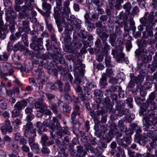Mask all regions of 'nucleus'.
Listing matches in <instances>:
<instances>
[{
	"label": "nucleus",
	"instance_id": "b1692460",
	"mask_svg": "<svg viewBox=\"0 0 157 157\" xmlns=\"http://www.w3.org/2000/svg\"><path fill=\"white\" fill-rule=\"evenodd\" d=\"M12 123L13 125L14 126V130L17 131L19 130V126L22 124V122L20 119L16 118L12 122Z\"/></svg>",
	"mask_w": 157,
	"mask_h": 157
},
{
	"label": "nucleus",
	"instance_id": "680f3d73",
	"mask_svg": "<svg viewBox=\"0 0 157 157\" xmlns=\"http://www.w3.org/2000/svg\"><path fill=\"white\" fill-rule=\"evenodd\" d=\"M33 106L32 105L30 106L27 107L25 109V112L26 114L31 113L33 112Z\"/></svg>",
	"mask_w": 157,
	"mask_h": 157
},
{
	"label": "nucleus",
	"instance_id": "412c9836",
	"mask_svg": "<svg viewBox=\"0 0 157 157\" xmlns=\"http://www.w3.org/2000/svg\"><path fill=\"white\" fill-rule=\"evenodd\" d=\"M148 137L151 138L153 140L157 141V134L155 132H153L151 130H149L146 134Z\"/></svg>",
	"mask_w": 157,
	"mask_h": 157
},
{
	"label": "nucleus",
	"instance_id": "4c0bfd02",
	"mask_svg": "<svg viewBox=\"0 0 157 157\" xmlns=\"http://www.w3.org/2000/svg\"><path fill=\"white\" fill-rule=\"evenodd\" d=\"M49 106L54 113L57 114L58 113V110L56 107V104L55 103H53L50 101Z\"/></svg>",
	"mask_w": 157,
	"mask_h": 157
},
{
	"label": "nucleus",
	"instance_id": "cd10ccee",
	"mask_svg": "<svg viewBox=\"0 0 157 157\" xmlns=\"http://www.w3.org/2000/svg\"><path fill=\"white\" fill-rule=\"evenodd\" d=\"M77 153L80 155L82 157H84L86 152L84 150L83 148L81 146H77Z\"/></svg>",
	"mask_w": 157,
	"mask_h": 157
},
{
	"label": "nucleus",
	"instance_id": "2f4dec72",
	"mask_svg": "<svg viewBox=\"0 0 157 157\" xmlns=\"http://www.w3.org/2000/svg\"><path fill=\"white\" fill-rule=\"evenodd\" d=\"M41 94H42V96L44 97L46 96L49 101H51V100L54 99L55 96L52 94L46 93H43V92H40Z\"/></svg>",
	"mask_w": 157,
	"mask_h": 157
},
{
	"label": "nucleus",
	"instance_id": "7ed1b4c3",
	"mask_svg": "<svg viewBox=\"0 0 157 157\" xmlns=\"http://www.w3.org/2000/svg\"><path fill=\"white\" fill-rule=\"evenodd\" d=\"M42 39L41 38H37V36H34L31 39L32 44H30L33 49L36 51L42 50L43 49Z\"/></svg>",
	"mask_w": 157,
	"mask_h": 157
},
{
	"label": "nucleus",
	"instance_id": "ddd939ff",
	"mask_svg": "<svg viewBox=\"0 0 157 157\" xmlns=\"http://www.w3.org/2000/svg\"><path fill=\"white\" fill-rule=\"evenodd\" d=\"M42 7L43 9L45 10L46 11L44 12L45 16L48 17L50 13V10L51 8V5L45 1L43 2L42 3Z\"/></svg>",
	"mask_w": 157,
	"mask_h": 157
},
{
	"label": "nucleus",
	"instance_id": "c9c22d12",
	"mask_svg": "<svg viewBox=\"0 0 157 157\" xmlns=\"http://www.w3.org/2000/svg\"><path fill=\"white\" fill-rule=\"evenodd\" d=\"M104 103L106 105V108L109 109H112V105L110 103V99L108 97H106L104 99Z\"/></svg>",
	"mask_w": 157,
	"mask_h": 157
},
{
	"label": "nucleus",
	"instance_id": "49530a36",
	"mask_svg": "<svg viewBox=\"0 0 157 157\" xmlns=\"http://www.w3.org/2000/svg\"><path fill=\"white\" fill-rule=\"evenodd\" d=\"M123 8L127 11V14H129V12L131 9V5L130 3L129 2L126 3L125 5H124ZM127 14V13H126Z\"/></svg>",
	"mask_w": 157,
	"mask_h": 157
},
{
	"label": "nucleus",
	"instance_id": "0e129e2a",
	"mask_svg": "<svg viewBox=\"0 0 157 157\" xmlns=\"http://www.w3.org/2000/svg\"><path fill=\"white\" fill-rule=\"evenodd\" d=\"M11 146L15 149L18 150L20 148V147L18 144L16 142L14 141L11 143Z\"/></svg>",
	"mask_w": 157,
	"mask_h": 157
},
{
	"label": "nucleus",
	"instance_id": "5701e85b",
	"mask_svg": "<svg viewBox=\"0 0 157 157\" xmlns=\"http://www.w3.org/2000/svg\"><path fill=\"white\" fill-rule=\"evenodd\" d=\"M61 12V11H60V9L59 7H56L55 8L54 16L56 22H57L59 19Z\"/></svg>",
	"mask_w": 157,
	"mask_h": 157
},
{
	"label": "nucleus",
	"instance_id": "f8f14e48",
	"mask_svg": "<svg viewBox=\"0 0 157 157\" xmlns=\"http://www.w3.org/2000/svg\"><path fill=\"white\" fill-rule=\"evenodd\" d=\"M14 140L17 142H19V144H27V140L24 138V136H22L19 132H17L14 134Z\"/></svg>",
	"mask_w": 157,
	"mask_h": 157
},
{
	"label": "nucleus",
	"instance_id": "7c9ffc66",
	"mask_svg": "<svg viewBox=\"0 0 157 157\" xmlns=\"http://www.w3.org/2000/svg\"><path fill=\"white\" fill-rule=\"evenodd\" d=\"M90 115L92 118H96L100 114V112L99 110H96V111L91 109L90 112L89 113Z\"/></svg>",
	"mask_w": 157,
	"mask_h": 157
},
{
	"label": "nucleus",
	"instance_id": "e433bc0d",
	"mask_svg": "<svg viewBox=\"0 0 157 157\" xmlns=\"http://www.w3.org/2000/svg\"><path fill=\"white\" fill-rule=\"evenodd\" d=\"M4 4L5 6L7 7L6 8V10H9L10 9H13L12 7V3L10 0H3Z\"/></svg>",
	"mask_w": 157,
	"mask_h": 157
},
{
	"label": "nucleus",
	"instance_id": "69168bd1",
	"mask_svg": "<svg viewBox=\"0 0 157 157\" xmlns=\"http://www.w3.org/2000/svg\"><path fill=\"white\" fill-rule=\"evenodd\" d=\"M85 93V96H86V95H88L87 97L86 100H89L92 98V94L90 92V90H88L87 91H84Z\"/></svg>",
	"mask_w": 157,
	"mask_h": 157
},
{
	"label": "nucleus",
	"instance_id": "bb28decb",
	"mask_svg": "<svg viewBox=\"0 0 157 157\" xmlns=\"http://www.w3.org/2000/svg\"><path fill=\"white\" fill-rule=\"evenodd\" d=\"M11 67V65L10 63H7L4 64L2 67L0 68V73L2 72V73H5L8 71L9 69Z\"/></svg>",
	"mask_w": 157,
	"mask_h": 157
},
{
	"label": "nucleus",
	"instance_id": "f3484780",
	"mask_svg": "<svg viewBox=\"0 0 157 157\" xmlns=\"http://www.w3.org/2000/svg\"><path fill=\"white\" fill-rule=\"evenodd\" d=\"M47 107L45 103H41L40 111L41 113H44L45 114L50 115L52 114V112L49 110L47 109Z\"/></svg>",
	"mask_w": 157,
	"mask_h": 157
},
{
	"label": "nucleus",
	"instance_id": "72a5a7b5",
	"mask_svg": "<svg viewBox=\"0 0 157 157\" xmlns=\"http://www.w3.org/2000/svg\"><path fill=\"white\" fill-rule=\"evenodd\" d=\"M32 150L35 153H39L40 149L38 144L35 143L30 146Z\"/></svg>",
	"mask_w": 157,
	"mask_h": 157
},
{
	"label": "nucleus",
	"instance_id": "ea45409f",
	"mask_svg": "<svg viewBox=\"0 0 157 157\" xmlns=\"http://www.w3.org/2000/svg\"><path fill=\"white\" fill-rule=\"evenodd\" d=\"M99 36L102 41L105 42L107 40L109 35L105 33H99Z\"/></svg>",
	"mask_w": 157,
	"mask_h": 157
},
{
	"label": "nucleus",
	"instance_id": "0eeeda50",
	"mask_svg": "<svg viewBox=\"0 0 157 157\" xmlns=\"http://www.w3.org/2000/svg\"><path fill=\"white\" fill-rule=\"evenodd\" d=\"M33 124L30 122H28L24 126V128L25 129L24 135L27 137L29 136L28 133L30 131L31 132V133L34 134V136H36V134L35 129H33Z\"/></svg>",
	"mask_w": 157,
	"mask_h": 157
},
{
	"label": "nucleus",
	"instance_id": "603ef678",
	"mask_svg": "<svg viewBox=\"0 0 157 157\" xmlns=\"http://www.w3.org/2000/svg\"><path fill=\"white\" fill-rule=\"evenodd\" d=\"M48 139V137L46 135H44L42 136L41 137V143L42 145H44L46 143V141Z\"/></svg>",
	"mask_w": 157,
	"mask_h": 157
},
{
	"label": "nucleus",
	"instance_id": "a18cd8bd",
	"mask_svg": "<svg viewBox=\"0 0 157 157\" xmlns=\"http://www.w3.org/2000/svg\"><path fill=\"white\" fill-rule=\"evenodd\" d=\"M77 116L78 117L80 116L79 112L78 111H76L75 110H74V111L72 113L71 116V119L72 120H74L76 118Z\"/></svg>",
	"mask_w": 157,
	"mask_h": 157
},
{
	"label": "nucleus",
	"instance_id": "052dcab7",
	"mask_svg": "<svg viewBox=\"0 0 157 157\" xmlns=\"http://www.w3.org/2000/svg\"><path fill=\"white\" fill-rule=\"evenodd\" d=\"M124 40V41H128L130 42L132 39V37L129 36L128 34L125 33L123 35Z\"/></svg>",
	"mask_w": 157,
	"mask_h": 157
},
{
	"label": "nucleus",
	"instance_id": "aec40b11",
	"mask_svg": "<svg viewBox=\"0 0 157 157\" xmlns=\"http://www.w3.org/2000/svg\"><path fill=\"white\" fill-rule=\"evenodd\" d=\"M70 134V132L68 131V129L64 128L62 130L58 131L57 132V135L59 138L62 139V137L64 136L65 134L69 135Z\"/></svg>",
	"mask_w": 157,
	"mask_h": 157
},
{
	"label": "nucleus",
	"instance_id": "3c124183",
	"mask_svg": "<svg viewBox=\"0 0 157 157\" xmlns=\"http://www.w3.org/2000/svg\"><path fill=\"white\" fill-rule=\"evenodd\" d=\"M42 153L44 154L48 155L50 152V150L47 147H43L41 150Z\"/></svg>",
	"mask_w": 157,
	"mask_h": 157
},
{
	"label": "nucleus",
	"instance_id": "864d4df0",
	"mask_svg": "<svg viewBox=\"0 0 157 157\" xmlns=\"http://www.w3.org/2000/svg\"><path fill=\"white\" fill-rule=\"evenodd\" d=\"M64 99L66 102L69 103L72 101V99L71 96L68 94H65L64 96Z\"/></svg>",
	"mask_w": 157,
	"mask_h": 157
},
{
	"label": "nucleus",
	"instance_id": "39448f33",
	"mask_svg": "<svg viewBox=\"0 0 157 157\" xmlns=\"http://www.w3.org/2000/svg\"><path fill=\"white\" fill-rule=\"evenodd\" d=\"M114 127V128L112 129L111 130L109 131L108 133V136H109L108 140L107 142L110 141L112 139L115 135H116L117 137H121L122 136V133L121 132L117 129V127L116 126L115 124L113 125Z\"/></svg>",
	"mask_w": 157,
	"mask_h": 157
},
{
	"label": "nucleus",
	"instance_id": "dca6fc26",
	"mask_svg": "<svg viewBox=\"0 0 157 157\" xmlns=\"http://www.w3.org/2000/svg\"><path fill=\"white\" fill-rule=\"evenodd\" d=\"M63 84L60 80H57L51 86V89L53 90L58 89L60 92L63 91Z\"/></svg>",
	"mask_w": 157,
	"mask_h": 157
},
{
	"label": "nucleus",
	"instance_id": "37998d69",
	"mask_svg": "<svg viewBox=\"0 0 157 157\" xmlns=\"http://www.w3.org/2000/svg\"><path fill=\"white\" fill-rule=\"evenodd\" d=\"M45 78L43 74H41L39 77L38 79V82L40 84L43 85L45 82Z\"/></svg>",
	"mask_w": 157,
	"mask_h": 157
},
{
	"label": "nucleus",
	"instance_id": "13d9d810",
	"mask_svg": "<svg viewBox=\"0 0 157 157\" xmlns=\"http://www.w3.org/2000/svg\"><path fill=\"white\" fill-rule=\"evenodd\" d=\"M88 34V33L84 30L81 31V36L83 39H86Z\"/></svg>",
	"mask_w": 157,
	"mask_h": 157
},
{
	"label": "nucleus",
	"instance_id": "473e14b6",
	"mask_svg": "<svg viewBox=\"0 0 157 157\" xmlns=\"http://www.w3.org/2000/svg\"><path fill=\"white\" fill-rule=\"evenodd\" d=\"M14 73L13 70L10 67L8 70V73H2L1 72L0 73V77H4L7 76L12 75Z\"/></svg>",
	"mask_w": 157,
	"mask_h": 157
},
{
	"label": "nucleus",
	"instance_id": "6e6552de",
	"mask_svg": "<svg viewBox=\"0 0 157 157\" xmlns=\"http://www.w3.org/2000/svg\"><path fill=\"white\" fill-rule=\"evenodd\" d=\"M5 12L6 15V19L7 21H13L14 19L16 17V13H15L13 9H10L7 10Z\"/></svg>",
	"mask_w": 157,
	"mask_h": 157
},
{
	"label": "nucleus",
	"instance_id": "c03bdc74",
	"mask_svg": "<svg viewBox=\"0 0 157 157\" xmlns=\"http://www.w3.org/2000/svg\"><path fill=\"white\" fill-rule=\"evenodd\" d=\"M24 43V44L26 46H29V42L28 40V37L26 34H23L22 36L21 37Z\"/></svg>",
	"mask_w": 157,
	"mask_h": 157
},
{
	"label": "nucleus",
	"instance_id": "4be33fe9",
	"mask_svg": "<svg viewBox=\"0 0 157 157\" xmlns=\"http://www.w3.org/2000/svg\"><path fill=\"white\" fill-rule=\"evenodd\" d=\"M117 36L114 33L110 34L109 36V42L112 46H114L117 44Z\"/></svg>",
	"mask_w": 157,
	"mask_h": 157
},
{
	"label": "nucleus",
	"instance_id": "1a4fd4ad",
	"mask_svg": "<svg viewBox=\"0 0 157 157\" xmlns=\"http://www.w3.org/2000/svg\"><path fill=\"white\" fill-rule=\"evenodd\" d=\"M70 1L65 0L63 4V8L61 11L62 14L63 16L68 17V14H70L71 10L69 7L70 4Z\"/></svg>",
	"mask_w": 157,
	"mask_h": 157
},
{
	"label": "nucleus",
	"instance_id": "6e6d98bb",
	"mask_svg": "<svg viewBox=\"0 0 157 157\" xmlns=\"http://www.w3.org/2000/svg\"><path fill=\"white\" fill-rule=\"evenodd\" d=\"M46 24L48 31L52 33H54V30L53 29L52 25L48 23L47 21H46Z\"/></svg>",
	"mask_w": 157,
	"mask_h": 157
},
{
	"label": "nucleus",
	"instance_id": "9b49d317",
	"mask_svg": "<svg viewBox=\"0 0 157 157\" xmlns=\"http://www.w3.org/2000/svg\"><path fill=\"white\" fill-rule=\"evenodd\" d=\"M135 54L136 55L138 56L139 58H140L144 61L147 56V50L145 48L142 49H138L135 51Z\"/></svg>",
	"mask_w": 157,
	"mask_h": 157
},
{
	"label": "nucleus",
	"instance_id": "2eb2a0df",
	"mask_svg": "<svg viewBox=\"0 0 157 157\" xmlns=\"http://www.w3.org/2000/svg\"><path fill=\"white\" fill-rule=\"evenodd\" d=\"M132 134V132L129 131V132H126L124 136L123 139L125 142V145H128L131 144L132 140L131 136Z\"/></svg>",
	"mask_w": 157,
	"mask_h": 157
},
{
	"label": "nucleus",
	"instance_id": "4468645a",
	"mask_svg": "<svg viewBox=\"0 0 157 157\" xmlns=\"http://www.w3.org/2000/svg\"><path fill=\"white\" fill-rule=\"evenodd\" d=\"M27 102L25 100H22L21 101L17 102L14 106V109H17L20 111H21L22 109H23L27 105Z\"/></svg>",
	"mask_w": 157,
	"mask_h": 157
},
{
	"label": "nucleus",
	"instance_id": "774afa93",
	"mask_svg": "<svg viewBox=\"0 0 157 157\" xmlns=\"http://www.w3.org/2000/svg\"><path fill=\"white\" fill-rule=\"evenodd\" d=\"M34 117V116L32 113H29L27 116L26 120L27 121H30L33 120Z\"/></svg>",
	"mask_w": 157,
	"mask_h": 157
},
{
	"label": "nucleus",
	"instance_id": "e2e57ef3",
	"mask_svg": "<svg viewBox=\"0 0 157 157\" xmlns=\"http://www.w3.org/2000/svg\"><path fill=\"white\" fill-rule=\"evenodd\" d=\"M104 150L100 146L96 147V155L98 156L99 155H101V154L103 152Z\"/></svg>",
	"mask_w": 157,
	"mask_h": 157
},
{
	"label": "nucleus",
	"instance_id": "c756f323",
	"mask_svg": "<svg viewBox=\"0 0 157 157\" xmlns=\"http://www.w3.org/2000/svg\"><path fill=\"white\" fill-rule=\"evenodd\" d=\"M100 86H103L107 85L106 74L105 73H103L102 74V77L100 79Z\"/></svg>",
	"mask_w": 157,
	"mask_h": 157
},
{
	"label": "nucleus",
	"instance_id": "8fccbe9b",
	"mask_svg": "<svg viewBox=\"0 0 157 157\" xmlns=\"http://www.w3.org/2000/svg\"><path fill=\"white\" fill-rule=\"evenodd\" d=\"M13 76L14 78V80L13 81V83L17 86H20L22 84L18 78L16 77V76L14 75H13Z\"/></svg>",
	"mask_w": 157,
	"mask_h": 157
},
{
	"label": "nucleus",
	"instance_id": "bf43d9fd",
	"mask_svg": "<svg viewBox=\"0 0 157 157\" xmlns=\"http://www.w3.org/2000/svg\"><path fill=\"white\" fill-rule=\"evenodd\" d=\"M35 138L34 136H31L28 139L29 144L30 146L35 144Z\"/></svg>",
	"mask_w": 157,
	"mask_h": 157
},
{
	"label": "nucleus",
	"instance_id": "a19ab883",
	"mask_svg": "<svg viewBox=\"0 0 157 157\" xmlns=\"http://www.w3.org/2000/svg\"><path fill=\"white\" fill-rule=\"evenodd\" d=\"M22 27L24 30L29 31L30 30L29 21L25 20L22 21Z\"/></svg>",
	"mask_w": 157,
	"mask_h": 157
},
{
	"label": "nucleus",
	"instance_id": "423d86ee",
	"mask_svg": "<svg viewBox=\"0 0 157 157\" xmlns=\"http://www.w3.org/2000/svg\"><path fill=\"white\" fill-rule=\"evenodd\" d=\"M49 120L50 123V125L49 126L50 129H52L53 131L57 129L59 130L61 129L60 124L58 122V120L56 117L50 116Z\"/></svg>",
	"mask_w": 157,
	"mask_h": 157
},
{
	"label": "nucleus",
	"instance_id": "f257e3e1",
	"mask_svg": "<svg viewBox=\"0 0 157 157\" xmlns=\"http://www.w3.org/2000/svg\"><path fill=\"white\" fill-rule=\"evenodd\" d=\"M155 97V92H152L149 95V98L147 99L146 103L143 105L144 109L142 110V112L143 115L146 114V109L148 107H150V109L148 110L147 116L144 117H147L150 119H152L155 118V115L157 114V105L155 102L154 99Z\"/></svg>",
	"mask_w": 157,
	"mask_h": 157
},
{
	"label": "nucleus",
	"instance_id": "de8ad7c7",
	"mask_svg": "<svg viewBox=\"0 0 157 157\" xmlns=\"http://www.w3.org/2000/svg\"><path fill=\"white\" fill-rule=\"evenodd\" d=\"M81 23L82 21L81 20L78 19H76L73 24L76 28L80 29L81 26Z\"/></svg>",
	"mask_w": 157,
	"mask_h": 157
},
{
	"label": "nucleus",
	"instance_id": "338daca9",
	"mask_svg": "<svg viewBox=\"0 0 157 157\" xmlns=\"http://www.w3.org/2000/svg\"><path fill=\"white\" fill-rule=\"evenodd\" d=\"M65 69V68L61 66H57V70L58 71L60 72L61 74H63Z\"/></svg>",
	"mask_w": 157,
	"mask_h": 157
},
{
	"label": "nucleus",
	"instance_id": "a878e982",
	"mask_svg": "<svg viewBox=\"0 0 157 157\" xmlns=\"http://www.w3.org/2000/svg\"><path fill=\"white\" fill-rule=\"evenodd\" d=\"M96 86L92 82H88L86 84V86H83V90L84 91H87L91 90V89Z\"/></svg>",
	"mask_w": 157,
	"mask_h": 157
},
{
	"label": "nucleus",
	"instance_id": "4d7b16f0",
	"mask_svg": "<svg viewBox=\"0 0 157 157\" xmlns=\"http://www.w3.org/2000/svg\"><path fill=\"white\" fill-rule=\"evenodd\" d=\"M105 62L106 67H109L111 65V59L109 57L106 56L105 58Z\"/></svg>",
	"mask_w": 157,
	"mask_h": 157
},
{
	"label": "nucleus",
	"instance_id": "5fc2aeb1",
	"mask_svg": "<svg viewBox=\"0 0 157 157\" xmlns=\"http://www.w3.org/2000/svg\"><path fill=\"white\" fill-rule=\"evenodd\" d=\"M26 144H21L23 145L21 147V149L23 151L25 152H28L29 151L30 149L28 146L26 145Z\"/></svg>",
	"mask_w": 157,
	"mask_h": 157
},
{
	"label": "nucleus",
	"instance_id": "393cba45",
	"mask_svg": "<svg viewBox=\"0 0 157 157\" xmlns=\"http://www.w3.org/2000/svg\"><path fill=\"white\" fill-rule=\"evenodd\" d=\"M5 125L3 126H5L7 128V132H11L13 130V128L11 125L10 122L8 119L6 120L5 121Z\"/></svg>",
	"mask_w": 157,
	"mask_h": 157
},
{
	"label": "nucleus",
	"instance_id": "79ce46f5",
	"mask_svg": "<svg viewBox=\"0 0 157 157\" xmlns=\"http://www.w3.org/2000/svg\"><path fill=\"white\" fill-rule=\"evenodd\" d=\"M63 110V112L69 113L71 110V107L67 105H64L62 106Z\"/></svg>",
	"mask_w": 157,
	"mask_h": 157
},
{
	"label": "nucleus",
	"instance_id": "6ab92c4d",
	"mask_svg": "<svg viewBox=\"0 0 157 157\" xmlns=\"http://www.w3.org/2000/svg\"><path fill=\"white\" fill-rule=\"evenodd\" d=\"M136 90L140 93V95L142 97H145L147 94V92L144 87L141 85L137 86Z\"/></svg>",
	"mask_w": 157,
	"mask_h": 157
},
{
	"label": "nucleus",
	"instance_id": "09e8293b",
	"mask_svg": "<svg viewBox=\"0 0 157 157\" xmlns=\"http://www.w3.org/2000/svg\"><path fill=\"white\" fill-rule=\"evenodd\" d=\"M63 17H65L67 21H70L71 22H73L74 21H75L76 19L75 16L73 15H70V17H69L68 14V17L63 16Z\"/></svg>",
	"mask_w": 157,
	"mask_h": 157
},
{
	"label": "nucleus",
	"instance_id": "f03ea898",
	"mask_svg": "<svg viewBox=\"0 0 157 157\" xmlns=\"http://www.w3.org/2000/svg\"><path fill=\"white\" fill-rule=\"evenodd\" d=\"M141 23L146 27L147 32L148 33L147 36H151L153 35L152 28L155 23L153 21V17L147 12L144 17L140 19Z\"/></svg>",
	"mask_w": 157,
	"mask_h": 157
},
{
	"label": "nucleus",
	"instance_id": "a211bd4d",
	"mask_svg": "<svg viewBox=\"0 0 157 157\" xmlns=\"http://www.w3.org/2000/svg\"><path fill=\"white\" fill-rule=\"evenodd\" d=\"M8 26L6 24L4 26L0 27V38L4 39L6 37V31L7 28Z\"/></svg>",
	"mask_w": 157,
	"mask_h": 157
},
{
	"label": "nucleus",
	"instance_id": "f704fd0d",
	"mask_svg": "<svg viewBox=\"0 0 157 157\" xmlns=\"http://www.w3.org/2000/svg\"><path fill=\"white\" fill-rule=\"evenodd\" d=\"M10 55V54L7 52L3 53L2 55H0V60L4 61L8 60Z\"/></svg>",
	"mask_w": 157,
	"mask_h": 157
},
{
	"label": "nucleus",
	"instance_id": "58836bf2",
	"mask_svg": "<svg viewBox=\"0 0 157 157\" xmlns=\"http://www.w3.org/2000/svg\"><path fill=\"white\" fill-rule=\"evenodd\" d=\"M21 111L17 109H14L12 111L11 117L13 118L19 116Z\"/></svg>",
	"mask_w": 157,
	"mask_h": 157
},
{
	"label": "nucleus",
	"instance_id": "20e7f679",
	"mask_svg": "<svg viewBox=\"0 0 157 157\" xmlns=\"http://www.w3.org/2000/svg\"><path fill=\"white\" fill-rule=\"evenodd\" d=\"M153 120H149L147 117H144L143 120V125L145 126L144 129L145 131L149 129H154V126L157 124V118H155L153 119Z\"/></svg>",
	"mask_w": 157,
	"mask_h": 157
},
{
	"label": "nucleus",
	"instance_id": "9d476101",
	"mask_svg": "<svg viewBox=\"0 0 157 157\" xmlns=\"http://www.w3.org/2000/svg\"><path fill=\"white\" fill-rule=\"evenodd\" d=\"M136 137L138 140V143L141 145H145L148 140L147 137V135L145 133L141 135H137Z\"/></svg>",
	"mask_w": 157,
	"mask_h": 157
},
{
	"label": "nucleus",
	"instance_id": "c85d7f7f",
	"mask_svg": "<svg viewBox=\"0 0 157 157\" xmlns=\"http://www.w3.org/2000/svg\"><path fill=\"white\" fill-rule=\"evenodd\" d=\"M33 6L30 2H25V5L22 6V9L23 11H26L27 10H31Z\"/></svg>",
	"mask_w": 157,
	"mask_h": 157
}]
</instances>
